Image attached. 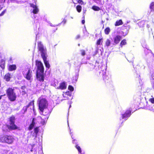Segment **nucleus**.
<instances>
[{
  "mask_svg": "<svg viewBox=\"0 0 154 154\" xmlns=\"http://www.w3.org/2000/svg\"><path fill=\"white\" fill-rule=\"evenodd\" d=\"M38 50L41 53V56L43 60L45 67L49 69L50 66L48 61L47 60V55L46 49L45 48H44L43 45L40 42H38Z\"/></svg>",
  "mask_w": 154,
  "mask_h": 154,
  "instance_id": "1",
  "label": "nucleus"
},
{
  "mask_svg": "<svg viewBox=\"0 0 154 154\" xmlns=\"http://www.w3.org/2000/svg\"><path fill=\"white\" fill-rule=\"evenodd\" d=\"M38 102L39 109L42 113L44 112V110L47 107L48 105L47 100L41 97L38 99Z\"/></svg>",
  "mask_w": 154,
  "mask_h": 154,
  "instance_id": "2",
  "label": "nucleus"
},
{
  "mask_svg": "<svg viewBox=\"0 0 154 154\" xmlns=\"http://www.w3.org/2000/svg\"><path fill=\"white\" fill-rule=\"evenodd\" d=\"M6 92L8 99L10 101L13 102L16 100L17 96L14 91V88L9 87L6 90Z\"/></svg>",
  "mask_w": 154,
  "mask_h": 154,
  "instance_id": "3",
  "label": "nucleus"
},
{
  "mask_svg": "<svg viewBox=\"0 0 154 154\" xmlns=\"http://www.w3.org/2000/svg\"><path fill=\"white\" fill-rule=\"evenodd\" d=\"M14 138L11 135H1L0 137V141L3 143L11 144Z\"/></svg>",
  "mask_w": 154,
  "mask_h": 154,
  "instance_id": "4",
  "label": "nucleus"
},
{
  "mask_svg": "<svg viewBox=\"0 0 154 154\" xmlns=\"http://www.w3.org/2000/svg\"><path fill=\"white\" fill-rule=\"evenodd\" d=\"M16 118L14 115H12L9 118L8 122L10 125L9 128L11 130H14L18 128L17 126L15 124Z\"/></svg>",
  "mask_w": 154,
  "mask_h": 154,
  "instance_id": "5",
  "label": "nucleus"
},
{
  "mask_svg": "<svg viewBox=\"0 0 154 154\" xmlns=\"http://www.w3.org/2000/svg\"><path fill=\"white\" fill-rule=\"evenodd\" d=\"M32 71L30 68H28L27 69H26L23 72V74L24 78L28 80H31L32 77Z\"/></svg>",
  "mask_w": 154,
  "mask_h": 154,
  "instance_id": "6",
  "label": "nucleus"
},
{
  "mask_svg": "<svg viewBox=\"0 0 154 154\" xmlns=\"http://www.w3.org/2000/svg\"><path fill=\"white\" fill-rule=\"evenodd\" d=\"M42 116L40 117L41 121L40 122V123L43 125L46 124L47 119H48L49 113V112L48 111L45 112V114L44 112L42 113Z\"/></svg>",
  "mask_w": 154,
  "mask_h": 154,
  "instance_id": "7",
  "label": "nucleus"
},
{
  "mask_svg": "<svg viewBox=\"0 0 154 154\" xmlns=\"http://www.w3.org/2000/svg\"><path fill=\"white\" fill-rule=\"evenodd\" d=\"M35 62L37 66L36 72H44V67L42 62L38 60H36Z\"/></svg>",
  "mask_w": 154,
  "mask_h": 154,
  "instance_id": "8",
  "label": "nucleus"
},
{
  "mask_svg": "<svg viewBox=\"0 0 154 154\" xmlns=\"http://www.w3.org/2000/svg\"><path fill=\"white\" fill-rule=\"evenodd\" d=\"M131 110L130 109H127L126 110L125 113L122 114L121 118L122 119L126 120L127 118L129 117L131 115Z\"/></svg>",
  "mask_w": 154,
  "mask_h": 154,
  "instance_id": "9",
  "label": "nucleus"
},
{
  "mask_svg": "<svg viewBox=\"0 0 154 154\" xmlns=\"http://www.w3.org/2000/svg\"><path fill=\"white\" fill-rule=\"evenodd\" d=\"M44 72H36V77L37 80L40 82H43L45 79Z\"/></svg>",
  "mask_w": 154,
  "mask_h": 154,
  "instance_id": "10",
  "label": "nucleus"
},
{
  "mask_svg": "<svg viewBox=\"0 0 154 154\" xmlns=\"http://www.w3.org/2000/svg\"><path fill=\"white\" fill-rule=\"evenodd\" d=\"M12 78V75L10 73L8 72L5 74L4 77V79L7 82H8L10 81Z\"/></svg>",
  "mask_w": 154,
  "mask_h": 154,
  "instance_id": "11",
  "label": "nucleus"
},
{
  "mask_svg": "<svg viewBox=\"0 0 154 154\" xmlns=\"http://www.w3.org/2000/svg\"><path fill=\"white\" fill-rule=\"evenodd\" d=\"M17 66L15 64L8 65L7 66L8 70L9 71H14L17 69Z\"/></svg>",
  "mask_w": 154,
  "mask_h": 154,
  "instance_id": "12",
  "label": "nucleus"
},
{
  "mask_svg": "<svg viewBox=\"0 0 154 154\" xmlns=\"http://www.w3.org/2000/svg\"><path fill=\"white\" fill-rule=\"evenodd\" d=\"M122 39V36L120 35H116L114 38V41L115 44H118Z\"/></svg>",
  "mask_w": 154,
  "mask_h": 154,
  "instance_id": "13",
  "label": "nucleus"
},
{
  "mask_svg": "<svg viewBox=\"0 0 154 154\" xmlns=\"http://www.w3.org/2000/svg\"><path fill=\"white\" fill-rule=\"evenodd\" d=\"M66 88V86L65 82H63L60 83L59 86L57 88V89L64 90Z\"/></svg>",
  "mask_w": 154,
  "mask_h": 154,
  "instance_id": "14",
  "label": "nucleus"
},
{
  "mask_svg": "<svg viewBox=\"0 0 154 154\" xmlns=\"http://www.w3.org/2000/svg\"><path fill=\"white\" fill-rule=\"evenodd\" d=\"M35 119L34 118H32L31 123L29 125L28 129L29 130H32L34 126H35Z\"/></svg>",
  "mask_w": 154,
  "mask_h": 154,
  "instance_id": "15",
  "label": "nucleus"
},
{
  "mask_svg": "<svg viewBox=\"0 0 154 154\" xmlns=\"http://www.w3.org/2000/svg\"><path fill=\"white\" fill-rule=\"evenodd\" d=\"M5 61L3 59L0 60V66L2 69H4L5 68Z\"/></svg>",
  "mask_w": 154,
  "mask_h": 154,
  "instance_id": "16",
  "label": "nucleus"
},
{
  "mask_svg": "<svg viewBox=\"0 0 154 154\" xmlns=\"http://www.w3.org/2000/svg\"><path fill=\"white\" fill-rule=\"evenodd\" d=\"M5 0H0V11L2 9L3 7L2 5V3L3 2H5ZM6 10H5L3 11L1 13V14H0V16H3L5 13V12Z\"/></svg>",
  "mask_w": 154,
  "mask_h": 154,
  "instance_id": "17",
  "label": "nucleus"
},
{
  "mask_svg": "<svg viewBox=\"0 0 154 154\" xmlns=\"http://www.w3.org/2000/svg\"><path fill=\"white\" fill-rule=\"evenodd\" d=\"M123 24V22L121 19L117 20L115 23L114 25L115 26H118L121 25Z\"/></svg>",
  "mask_w": 154,
  "mask_h": 154,
  "instance_id": "18",
  "label": "nucleus"
},
{
  "mask_svg": "<svg viewBox=\"0 0 154 154\" xmlns=\"http://www.w3.org/2000/svg\"><path fill=\"white\" fill-rule=\"evenodd\" d=\"M72 1L75 4L77 3H79L81 5L84 4V2L82 0H72Z\"/></svg>",
  "mask_w": 154,
  "mask_h": 154,
  "instance_id": "19",
  "label": "nucleus"
},
{
  "mask_svg": "<svg viewBox=\"0 0 154 154\" xmlns=\"http://www.w3.org/2000/svg\"><path fill=\"white\" fill-rule=\"evenodd\" d=\"M126 44L127 42H126V40L125 39H124L122 40L120 44V46L122 48V47L123 45H126Z\"/></svg>",
  "mask_w": 154,
  "mask_h": 154,
  "instance_id": "20",
  "label": "nucleus"
},
{
  "mask_svg": "<svg viewBox=\"0 0 154 154\" xmlns=\"http://www.w3.org/2000/svg\"><path fill=\"white\" fill-rule=\"evenodd\" d=\"M76 9L77 11L79 12L80 13L81 11L82 7L79 5H77L76 7Z\"/></svg>",
  "mask_w": 154,
  "mask_h": 154,
  "instance_id": "21",
  "label": "nucleus"
},
{
  "mask_svg": "<svg viewBox=\"0 0 154 154\" xmlns=\"http://www.w3.org/2000/svg\"><path fill=\"white\" fill-rule=\"evenodd\" d=\"M34 101L33 100L31 101L29 103V104L26 105V106L28 108L29 107V106H33V109L34 108Z\"/></svg>",
  "mask_w": 154,
  "mask_h": 154,
  "instance_id": "22",
  "label": "nucleus"
},
{
  "mask_svg": "<svg viewBox=\"0 0 154 154\" xmlns=\"http://www.w3.org/2000/svg\"><path fill=\"white\" fill-rule=\"evenodd\" d=\"M92 8L95 11H99L100 10V8L99 7L95 5L93 6L92 7Z\"/></svg>",
  "mask_w": 154,
  "mask_h": 154,
  "instance_id": "23",
  "label": "nucleus"
},
{
  "mask_svg": "<svg viewBox=\"0 0 154 154\" xmlns=\"http://www.w3.org/2000/svg\"><path fill=\"white\" fill-rule=\"evenodd\" d=\"M110 31V28L109 27H106L104 29L105 33L106 35H108Z\"/></svg>",
  "mask_w": 154,
  "mask_h": 154,
  "instance_id": "24",
  "label": "nucleus"
},
{
  "mask_svg": "<svg viewBox=\"0 0 154 154\" xmlns=\"http://www.w3.org/2000/svg\"><path fill=\"white\" fill-rule=\"evenodd\" d=\"M110 44H111L110 40L109 39H107L105 42V44L106 45V46L107 47H108L109 46H110Z\"/></svg>",
  "mask_w": 154,
  "mask_h": 154,
  "instance_id": "25",
  "label": "nucleus"
},
{
  "mask_svg": "<svg viewBox=\"0 0 154 154\" xmlns=\"http://www.w3.org/2000/svg\"><path fill=\"white\" fill-rule=\"evenodd\" d=\"M149 8L151 11H154V2H152L151 3Z\"/></svg>",
  "mask_w": 154,
  "mask_h": 154,
  "instance_id": "26",
  "label": "nucleus"
},
{
  "mask_svg": "<svg viewBox=\"0 0 154 154\" xmlns=\"http://www.w3.org/2000/svg\"><path fill=\"white\" fill-rule=\"evenodd\" d=\"M38 9L37 7H36L34 8L32 11V12L34 14H36L38 13Z\"/></svg>",
  "mask_w": 154,
  "mask_h": 154,
  "instance_id": "27",
  "label": "nucleus"
},
{
  "mask_svg": "<svg viewBox=\"0 0 154 154\" xmlns=\"http://www.w3.org/2000/svg\"><path fill=\"white\" fill-rule=\"evenodd\" d=\"M34 133L37 134L39 131V127H36L34 129Z\"/></svg>",
  "mask_w": 154,
  "mask_h": 154,
  "instance_id": "28",
  "label": "nucleus"
},
{
  "mask_svg": "<svg viewBox=\"0 0 154 154\" xmlns=\"http://www.w3.org/2000/svg\"><path fill=\"white\" fill-rule=\"evenodd\" d=\"M102 40V38L99 39H98L96 45H100L101 42H103Z\"/></svg>",
  "mask_w": 154,
  "mask_h": 154,
  "instance_id": "29",
  "label": "nucleus"
},
{
  "mask_svg": "<svg viewBox=\"0 0 154 154\" xmlns=\"http://www.w3.org/2000/svg\"><path fill=\"white\" fill-rule=\"evenodd\" d=\"M75 147L78 149L79 152L81 153H82V150L80 147L78 145H76L75 146Z\"/></svg>",
  "mask_w": 154,
  "mask_h": 154,
  "instance_id": "30",
  "label": "nucleus"
},
{
  "mask_svg": "<svg viewBox=\"0 0 154 154\" xmlns=\"http://www.w3.org/2000/svg\"><path fill=\"white\" fill-rule=\"evenodd\" d=\"M138 24V25L140 26V27H143L144 25V23L143 21H141L139 22Z\"/></svg>",
  "mask_w": 154,
  "mask_h": 154,
  "instance_id": "31",
  "label": "nucleus"
},
{
  "mask_svg": "<svg viewBox=\"0 0 154 154\" xmlns=\"http://www.w3.org/2000/svg\"><path fill=\"white\" fill-rule=\"evenodd\" d=\"M68 89L71 91H74L73 87L71 85H69L68 86Z\"/></svg>",
  "mask_w": 154,
  "mask_h": 154,
  "instance_id": "32",
  "label": "nucleus"
},
{
  "mask_svg": "<svg viewBox=\"0 0 154 154\" xmlns=\"http://www.w3.org/2000/svg\"><path fill=\"white\" fill-rule=\"evenodd\" d=\"M28 108L26 106H24L22 109V110L23 111L24 113L27 110Z\"/></svg>",
  "mask_w": 154,
  "mask_h": 154,
  "instance_id": "33",
  "label": "nucleus"
},
{
  "mask_svg": "<svg viewBox=\"0 0 154 154\" xmlns=\"http://www.w3.org/2000/svg\"><path fill=\"white\" fill-rule=\"evenodd\" d=\"M77 80V78L76 76H74L72 77V81L73 82H76Z\"/></svg>",
  "mask_w": 154,
  "mask_h": 154,
  "instance_id": "34",
  "label": "nucleus"
},
{
  "mask_svg": "<svg viewBox=\"0 0 154 154\" xmlns=\"http://www.w3.org/2000/svg\"><path fill=\"white\" fill-rule=\"evenodd\" d=\"M149 101L151 103L154 104V98L152 97L150 98L149 99Z\"/></svg>",
  "mask_w": 154,
  "mask_h": 154,
  "instance_id": "35",
  "label": "nucleus"
},
{
  "mask_svg": "<svg viewBox=\"0 0 154 154\" xmlns=\"http://www.w3.org/2000/svg\"><path fill=\"white\" fill-rule=\"evenodd\" d=\"M81 54L82 56H84L85 54V51L83 50H81Z\"/></svg>",
  "mask_w": 154,
  "mask_h": 154,
  "instance_id": "36",
  "label": "nucleus"
},
{
  "mask_svg": "<svg viewBox=\"0 0 154 154\" xmlns=\"http://www.w3.org/2000/svg\"><path fill=\"white\" fill-rule=\"evenodd\" d=\"M30 5L31 7H32L33 8H35L37 7V6L36 5H35L32 3H30Z\"/></svg>",
  "mask_w": 154,
  "mask_h": 154,
  "instance_id": "37",
  "label": "nucleus"
},
{
  "mask_svg": "<svg viewBox=\"0 0 154 154\" xmlns=\"http://www.w3.org/2000/svg\"><path fill=\"white\" fill-rule=\"evenodd\" d=\"M66 22V20L64 19L62 21L61 23H63V24H65Z\"/></svg>",
  "mask_w": 154,
  "mask_h": 154,
  "instance_id": "38",
  "label": "nucleus"
},
{
  "mask_svg": "<svg viewBox=\"0 0 154 154\" xmlns=\"http://www.w3.org/2000/svg\"><path fill=\"white\" fill-rule=\"evenodd\" d=\"M151 77L152 79L154 80V72H153L151 75Z\"/></svg>",
  "mask_w": 154,
  "mask_h": 154,
  "instance_id": "39",
  "label": "nucleus"
},
{
  "mask_svg": "<svg viewBox=\"0 0 154 154\" xmlns=\"http://www.w3.org/2000/svg\"><path fill=\"white\" fill-rule=\"evenodd\" d=\"M21 88L22 90H24L26 88V86H22L21 87Z\"/></svg>",
  "mask_w": 154,
  "mask_h": 154,
  "instance_id": "40",
  "label": "nucleus"
},
{
  "mask_svg": "<svg viewBox=\"0 0 154 154\" xmlns=\"http://www.w3.org/2000/svg\"><path fill=\"white\" fill-rule=\"evenodd\" d=\"M35 145H36V144H33L32 145V149L31 150V151H33L32 149H33V147Z\"/></svg>",
  "mask_w": 154,
  "mask_h": 154,
  "instance_id": "41",
  "label": "nucleus"
},
{
  "mask_svg": "<svg viewBox=\"0 0 154 154\" xmlns=\"http://www.w3.org/2000/svg\"><path fill=\"white\" fill-rule=\"evenodd\" d=\"M82 23L83 24H84L85 23V20H82Z\"/></svg>",
  "mask_w": 154,
  "mask_h": 154,
  "instance_id": "42",
  "label": "nucleus"
},
{
  "mask_svg": "<svg viewBox=\"0 0 154 154\" xmlns=\"http://www.w3.org/2000/svg\"><path fill=\"white\" fill-rule=\"evenodd\" d=\"M80 38V36L79 35H78L76 37V38L77 39H78V38Z\"/></svg>",
  "mask_w": 154,
  "mask_h": 154,
  "instance_id": "43",
  "label": "nucleus"
},
{
  "mask_svg": "<svg viewBox=\"0 0 154 154\" xmlns=\"http://www.w3.org/2000/svg\"><path fill=\"white\" fill-rule=\"evenodd\" d=\"M3 96V95H1V96H0V100L1 99H2V96Z\"/></svg>",
  "mask_w": 154,
  "mask_h": 154,
  "instance_id": "44",
  "label": "nucleus"
},
{
  "mask_svg": "<svg viewBox=\"0 0 154 154\" xmlns=\"http://www.w3.org/2000/svg\"><path fill=\"white\" fill-rule=\"evenodd\" d=\"M69 93V91L66 92V94H67V93Z\"/></svg>",
  "mask_w": 154,
  "mask_h": 154,
  "instance_id": "45",
  "label": "nucleus"
},
{
  "mask_svg": "<svg viewBox=\"0 0 154 154\" xmlns=\"http://www.w3.org/2000/svg\"><path fill=\"white\" fill-rule=\"evenodd\" d=\"M10 61H11L12 60V58L11 57H10Z\"/></svg>",
  "mask_w": 154,
  "mask_h": 154,
  "instance_id": "46",
  "label": "nucleus"
},
{
  "mask_svg": "<svg viewBox=\"0 0 154 154\" xmlns=\"http://www.w3.org/2000/svg\"><path fill=\"white\" fill-rule=\"evenodd\" d=\"M50 25H51V26H54V25L53 26L52 25V24H51Z\"/></svg>",
  "mask_w": 154,
  "mask_h": 154,
  "instance_id": "47",
  "label": "nucleus"
},
{
  "mask_svg": "<svg viewBox=\"0 0 154 154\" xmlns=\"http://www.w3.org/2000/svg\"><path fill=\"white\" fill-rule=\"evenodd\" d=\"M106 79H107L106 78H108V77H107V76H106Z\"/></svg>",
  "mask_w": 154,
  "mask_h": 154,
  "instance_id": "48",
  "label": "nucleus"
},
{
  "mask_svg": "<svg viewBox=\"0 0 154 154\" xmlns=\"http://www.w3.org/2000/svg\"><path fill=\"white\" fill-rule=\"evenodd\" d=\"M123 26H125V25H123Z\"/></svg>",
  "mask_w": 154,
  "mask_h": 154,
  "instance_id": "49",
  "label": "nucleus"
},
{
  "mask_svg": "<svg viewBox=\"0 0 154 154\" xmlns=\"http://www.w3.org/2000/svg\"><path fill=\"white\" fill-rule=\"evenodd\" d=\"M104 79V78H103V79Z\"/></svg>",
  "mask_w": 154,
  "mask_h": 154,
  "instance_id": "50",
  "label": "nucleus"
},
{
  "mask_svg": "<svg viewBox=\"0 0 154 154\" xmlns=\"http://www.w3.org/2000/svg\"><path fill=\"white\" fill-rule=\"evenodd\" d=\"M153 88L154 89V85L153 86Z\"/></svg>",
  "mask_w": 154,
  "mask_h": 154,
  "instance_id": "51",
  "label": "nucleus"
}]
</instances>
